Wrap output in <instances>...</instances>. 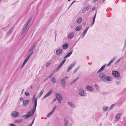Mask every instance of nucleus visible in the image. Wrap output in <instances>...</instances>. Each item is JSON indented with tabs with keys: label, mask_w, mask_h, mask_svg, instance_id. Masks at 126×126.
Wrapping results in <instances>:
<instances>
[{
	"label": "nucleus",
	"mask_w": 126,
	"mask_h": 126,
	"mask_svg": "<svg viewBox=\"0 0 126 126\" xmlns=\"http://www.w3.org/2000/svg\"><path fill=\"white\" fill-rule=\"evenodd\" d=\"M35 96V95H34L32 98V102L34 103L33 108L27 112V115H23L22 116V117L24 119H27L30 117L35 111L37 100V97H36Z\"/></svg>",
	"instance_id": "nucleus-1"
},
{
	"label": "nucleus",
	"mask_w": 126,
	"mask_h": 126,
	"mask_svg": "<svg viewBox=\"0 0 126 126\" xmlns=\"http://www.w3.org/2000/svg\"><path fill=\"white\" fill-rule=\"evenodd\" d=\"M31 20V19L30 18L27 21L24 27L22 30V32L21 33L22 35H23L26 30L28 27L29 26V25L30 24V21Z\"/></svg>",
	"instance_id": "nucleus-2"
},
{
	"label": "nucleus",
	"mask_w": 126,
	"mask_h": 126,
	"mask_svg": "<svg viewBox=\"0 0 126 126\" xmlns=\"http://www.w3.org/2000/svg\"><path fill=\"white\" fill-rule=\"evenodd\" d=\"M78 93L80 96H86V94L85 93L84 91L82 89H80L79 90Z\"/></svg>",
	"instance_id": "nucleus-3"
},
{
	"label": "nucleus",
	"mask_w": 126,
	"mask_h": 126,
	"mask_svg": "<svg viewBox=\"0 0 126 126\" xmlns=\"http://www.w3.org/2000/svg\"><path fill=\"white\" fill-rule=\"evenodd\" d=\"M106 76L105 73L103 72H102L99 74V77L100 79L102 81H103Z\"/></svg>",
	"instance_id": "nucleus-4"
},
{
	"label": "nucleus",
	"mask_w": 126,
	"mask_h": 126,
	"mask_svg": "<svg viewBox=\"0 0 126 126\" xmlns=\"http://www.w3.org/2000/svg\"><path fill=\"white\" fill-rule=\"evenodd\" d=\"M76 61L70 64L67 70V72H68L74 66L76 63Z\"/></svg>",
	"instance_id": "nucleus-5"
},
{
	"label": "nucleus",
	"mask_w": 126,
	"mask_h": 126,
	"mask_svg": "<svg viewBox=\"0 0 126 126\" xmlns=\"http://www.w3.org/2000/svg\"><path fill=\"white\" fill-rule=\"evenodd\" d=\"M103 81L106 82L108 81H111L113 79L110 76L106 75Z\"/></svg>",
	"instance_id": "nucleus-6"
},
{
	"label": "nucleus",
	"mask_w": 126,
	"mask_h": 126,
	"mask_svg": "<svg viewBox=\"0 0 126 126\" xmlns=\"http://www.w3.org/2000/svg\"><path fill=\"white\" fill-rule=\"evenodd\" d=\"M30 102V100L29 99L24 100L23 101V106L26 107L28 106Z\"/></svg>",
	"instance_id": "nucleus-7"
},
{
	"label": "nucleus",
	"mask_w": 126,
	"mask_h": 126,
	"mask_svg": "<svg viewBox=\"0 0 126 126\" xmlns=\"http://www.w3.org/2000/svg\"><path fill=\"white\" fill-rule=\"evenodd\" d=\"M19 115V112L17 111H14L11 113V115L14 117L16 118Z\"/></svg>",
	"instance_id": "nucleus-8"
},
{
	"label": "nucleus",
	"mask_w": 126,
	"mask_h": 126,
	"mask_svg": "<svg viewBox=\"0 0 126 126\" xmlns=\"http://www.w3.org/2000/svg\"><path fill=\"white\" fill-rule=\"evenodd\" d=\"M112 74L114 77H117L120 76V73L116 71H113L112 72Z\"/></svg>",
	"instance_id": "nucleus-9"
},
{
	"label": "nucleus",
	"mask_w": 126,
	"mask_h": 126,
	"mask_svg": "<svg viewBox=\"0 0 126 126\" xmlns=\"http://www.w3.org/2000/svg\"><path fill=\"white\" fill-rule=\"evenodd\" d=\"M63 52V50L62 49L59 48L56 51V54L57 55H61Z\"/></svg>",
	"instance_id": "nucleus-10"
},
{
	"label": "nucleus",
	"mask_w": 126,
	"mask_h": 126,
	"mask_svg": "<svg viewBox=\"0 0 126 126\" xmlns=\"http://www.w3.org/2000/svg\"><path fill=\"white\" fill-rule=\"evenodd\" d=\"M90 6L89 5H87L86 7H84L82 10V13H84L88 9L90 8Z\"/></svg>",
	"instance_id": "nucleus-11"
},
{
	"label": "nucleus",
	"mask_w": 126,
	"mask_h": 126,
	"mask_svg": "<svg viewBox=\"0 0 126 126\" xmlns=\"http://www.w3.org/2000/svg\"><path fill=\"white\" fill-rule=\"evenodd\" d=\"M56 98L57 100L61 99V98L62 99L63 97L61 95L57 93H55Z\"/></svg>",
	"instance_id": "nucleus-12"
},
{
	"label": "nucleus",
	"mask_w": 126,
	"mask_h": 126,
	"mask_svg": "<svg viewBox=\"0 0 126 126\" xmlns=\"http://www.w3.org/2000/svg\"><path fill=\"white\" fill-rule=\"evenodd\" d=\"M86 89L90 91H92L94 90V88L91 86L87 85L86 86Z\"/></svg>",
	"instance_id": "nucleus-13"
},
{
	"label": "nucleus",
	"mask_w": 126,
	"mask_h": 126,
	"mask_svg": "<svg viewBox=\"0 0 126 126\" xmlns=\"http://www.w3.org/2000/svg\"><path fill=\"white\" fill-rule=\"evenodd\" d=\"M68 45L69 44L68 43H65L63 45L62 47L63 49H66L67 48Z\"/></svg>",
	"instance_id": "nucleus-14"
},
{
	"label": "nucleus",
	"mask_w": 126,
	"mask_h": 126,
	"mask_svg": "<svg viewBox=\"0 0 126 126\" xmlns=\"http://www.w3.org/2000/svg\"><path fill=\"white\" fill-rule=\"evenodd\" d=\"M73 49L72 48H71L70 50V51L68 53L66 56V57H69L72 54L73 52Z\"/></svg>",
	"instance_id": "nucleus-15"
},
{
	"label": "nucleus",
	"mask_w": 126,
	"mask_h": 126,
	"mask_svg": "<svg viewBox=\"0 0 126 126\" xmlns=\"http://www.w3.org/2000/svg\"><path fill=\"white\" fill-rule=\"evenodd\" d=\"M63 65L61 63H60L59 66L54 70V72H56L58 71L60 69L61 67Z\"/></svg>",
	"instance_id": "nucleus-16"
},
{
	"label": "nucleus",
	"mask_w": 126,
	"mask_h": 126,
	"mask_svg": "<svg viewBox=\"0 0 126 126\" xmlns=\"http://www.w3.org/2000/svg\"><path fill=\"white\" fill-rule=\"evenodd\" d=\"M52 91H51V90L50 91H49L46 94V95L43 98L44 99L47 97L48 96L50 95L52 93Z\"/></svg>",
	"instance_id": "nucleus-17"
},
{
	"label": "nucleus",
	"mask_w": 126,
	"mask_h": 126,
	"mask_svg": "<svg viewBox=\"0 0 126 126\" xmlns=\"http://www.w3.org/2000/svg\"><path fill=\"white\" fill-rule=\"evenodd\" d=\"M121 115V114L120 113H119L116 115L115 118L116 121H117L119 119Z\"/></svg>",
	"instance_id": "nucleus-18"
},
{
	"label": "nucleus",
	"mask_w": 126,
	"mask_h": 126,
	"mask_svg": "<svg viewBox=\"0 0 126 126\" xmlns=\"http://www.w3.org/2000/svg\"><path fill=\"white\" fill-rule=\"evenodd\" d=\"M106 64H105L97 72V73H98L100 72L101 71H102L104 69L105 66H106Z\"/></svg>",
	"instance_id": "nucleus-19"
},
{
	"label": "nucleus",
	"mask_w": 126,
	"mask_h": 126,
	"mask_svg": "<svg viewBox=\"0 0 126 126\" xmlns=\"http://www.w3.org/2000/svg\"><path fill=\"white\" fill-rule=\"evenodd\" d=\"M23 120L22 119H20L15 120V122L16 123H19L22 122Z\"/></svg>",
	"instance_id": "nucleus-20"
},
{
	"label": "nucleus",
	"mask_w": 126,
	"mask_h": 126,
	"mask_svg": "<svg viewBox=\"0 0 126 126\" xmlns=\"http://www.w3.org/2000/svg\"><path fill=\"white\" fill-rule=\"evenodd\" d=\"M74 35V33L73 32L71 33L69 35L68 38L69 39L71 38H73Z\"/></svg>",
	"instance_id": "nucleus-21"
},
{
	"label": "nucleus",
	"mask_w": 126,
	"mask_h": 126,
	"mask_svg": "<svg viewBox=\"0 0 126 126\" xmlns=\"http://www.w3.org/2000/svg\"><path fill=\"white\" fill-rule=\"evenodd\" d=\"M14 28L13 27H12L10 30L7 32V34L8 35H9L11 34Z\"/></svg>",
	"instance_id": "nucleus-22"
},
{
	"label": "nucleus",
	"mask_w": 126,
	"mask_h": 126,
	"mask_svg": "<svg viewBox=\"0 0 126 126\" xmlns=\"http://www.w3.org/2000/svg\"><path fill=\"white\" fill-rule=\"evenodd\" d=\"M115 57L113 58L108 63L107 65V66H108L110 65L111 64V63L113 62L114 60L115 59Z\"/></svg>",
	"instance_id": "nucleus-23"
},
{
	"label": "nucleus",
	"mask_w": 126,
	"mask_h": 126,
	"mask_svg": "<svg viewBox=\"0 0 126 126\" xmlns=\"http://www.w3.org/2000/svg\"><path fill=\"white\" fill-rule=\"evenodd\" d=\"M82 26L81 25L77 26L75 29V30L77 31H79L82 28Z\"/></svg>",
	"instance_id": "nucleus-24"
},
{
	"label": "nucleus",
	"mask_w": 126,
	"mask_h": 126,
	"mask_svg": "<svg viewBox=\"0 0 126 126\" xmlns=\"http://www.w3.org/2000/svg\"><path fill=\"white\" fill-rule=\"evenodd\" d=\"M68 105L71 107L74 108L75 106L74 104L71 102H69L68 103Z\"/></svg>",
	"instance_id": "nucleus-25"
},
{
	"label": "nucleus",
	"mask_w": 126,
	"mask_h": 126,
	"mask_svg": "<svg viewBox=\"0 0 126 126\" xmlns=\"http://www.w3.org/2000/svg\"><path fill=\"white\" fill-rule=\"evenodd\" d=\"M64 126L67 125L68 124V121L67 119L66 118L64 119Z\"/></svg>",
	"instance_id": "nucleus-26"
},
{
	"label": "nucleus",
	"mask_w": 126,
	"mask_h": 126,
	"mask_svg": "<svg viewBox=\"0 0 126 126\" xmlns=\"http://www.w3.org/2000/svg\"><path fill=\"white\" fill-rule=\"evenodd\" d=\"M67 58V57H65V56L63 60L60 63H61V64H62L63 65V64H64V63L66 61V58Z\"/></svg>",
	"instance_id": "nucleus-27"
},
{
	"label": "nucleus",
	"mask_w": 126,
	"mask_h": 126,
	"mask_svg": "<svg viewBox=\"0 0 126 126\" xmlns=\"http://www.w3.org/2000/svg\"><path fill=\"white\" fill-rule=\"evenodd\" d=\"M82 20V19L80 17L79 18L77 21V23H78L79 24L81 22Z\"/></svg>",
	"instance_id": "nucleus-28"
},
{
	"label": "nucleus",
	"mask_w": 126,
	"mask_h": 126,
	"mask_svg": "<svg viewBox=\"0 0 126 126\" xmlns=\"http://www.w3.org/2000/svg\"><path fill=\"white\" fill-rule=\"evenodd\" d=\"M51 80L52 82L55 83L56 82V80L54 77H53L51 79Z\"/></svg>",
	"instance_id": "nucleus-29"
},
{
	"label": "nucleus",
	"mask_w": 126,
	"mask_h": 126,
	"mask_svg": "<svg viewBox=\"0 0 126 126\" xmlns=\"http://www.w3.org/2000/svg\"><path fill=\"white\" fill-rule=\"evenodd\" d=\"M33 53V51H32L29 54V55L27 57L28 58H29L32 55Z\"/></svg>",
	"instance_id": "nucleus-30"
},
{
	"label": "nucleus",
	"mask_w": 126,
	"mask_h": 126,
	"mask_svg": "<svg viewBox=\"0 0 126 126\" xmlns=\"http://www.w3.org/2000/svg\"><path fill=\"white\" fill-rule=\"evenodd\" d=\"M53 113L52 111H51L50 113H49L47 115V117H49L50 116H51Z\"/></svg>",
	"instance_id": "nucleus-31"
},
{
	"label": "nucleus",
	"mask_w": 126,
	"mask_h": 126,
	"mask_svg": "<svg viewBox=\"0 0 126 126\" xmlns=\"http://www.w3.org/2000/svg\"><path fill=\"white\" fill-rule=\"evenodd\" d=\"M115 104H114L111 105L110 107V108L109 109V110H110L112 109L115 105Z\"/></svg>",
	"instance_id": "nucleus-32"
},
{
	"label": "nucleus",
	"mask_w": 126,
	"mask_h": 126,
	"mask_svg": "<svg viewBox=\"0 0 126 126\" xmlns=\"http://www.w3.org/2000/svg\"><path fill=\"white\" fill-rule=\"evenodd\" d=\"M108 108V107H104L103 108V110L104 111H107Z\"/></svg>",
	"instance_id": "nucleus-33"
},
{
	"label": "nucleus",
	"mask_w": 126,
	"mask_h": 126,
	"mask_svg": "<svg viewBox=\"0 0 126 126\" xmlns=\"http://www.w3.org/2000/svg\"><path fill=\"white\" fill-rule=\"evenodd\" d=\"M79 66L76 68L75 70L73 71V73H76V72L79 69Z\"/></svg>",
	"instance_id": "nucleus-34"
},
{
	"label": "nucleus",
	"mask_w": 126,
	"mask_h": 126,
	"mask_svg": "<svg viewBox=\"0 0 126 126\" xmlns=\"http://www.w3.org/2000/svg\"><path fill=\"white\" fill-rule=\"evenodd\" d=\"M61 84H63L65 83V82L64 81V79H62L61 80Z\"/></svg>",
	"instance_id": "nucleus-35"
},
{
	"label": "nucleus",
	"mask_w": 126,
	"mask_h": 126,
	"mask_svg": "<svg viewBox=\"0 0 126 126\" xmlns=\"http://www.w3.org/2000/svg\"><path fill=\"white\" fill-rule=\"evenodd\" d=\"M86 32H83L82 33V34L81 35L82 36V38H83V37H84V36H85V35L86 34Z\"/></svg>",
	"instance_id": "nucleus-36"
},
{
	"label": "nucleus",
	"mask_w": 126,
	"mask_h": 126,
	"mask_svg": "<svg viewBox=\"0 0 126 126\" xmlns=\"http://www.w3.org/2000/svg\"><path fill=\"white\" fill-rule=\"evenodd\" d=\"M29 59V58L27 57L25 59L24 62L26 63L28 62Z\"/></svg>",
	"instance_id": "nucleus-37"
},
{
	"label": "nucleus",
	"mask_w": 126,
	"mask_h": 126,
	"mask_svg": "<svg viewBox=\"0 0 126 126\" xmlns=\"http://www.w3.org/2000/svg\"><path fill=\"white\" fill-rule=\"evenodd\" d=\"M56 108H57V106L56 105L53 108L52 111H52V112H54L55 111V110L56 109Z\"/></svg>",
	"instance_id": "nucleus-38"
},
{
	"label": "nucleus",
	"mask_w": 126,
	"mask_h": 126,
	"mask_svg": "<svg viewBox=\"0 0 126 126\" xmlns=\"http://www.w3.org/2000/svg\"><path fill=\"white\" fill-rule=\"evenodd\" d=\"M43 93V91H41L40 92V94H39V97L40 98L41 96L42 95Z\"/></svg>",
	"instance_id": "nucleus-39"
},
{
	"label": "nucleus",
	"mask_w": 126,
	"mask_h": 126,
	"mask_svg": "<svg viewBox=\"0 0 126 126\" xmlns=\"http://www.w3.org/2000/svg\"><path fill=\"white\" fill-rule=\"evenodd\" d=\"M50 63L49 62L47 63L46 64V66L47 67H48L50 65Z\"/></svg>",
	"instance_id": "nucleus-40"
},
{
	"label": "nucleus",
	"mask_w": 126,
	"mask_h": 126,
	"mask_svg": "<svg viewBox=\"0 0 126 126\" xmlns=\"http://www.w3.org/2000/svg\"><path fill=\"white\" fill-rule=\"evenodd\" d=\"M34 49V48H33L31 47L29 50V52H31L32 51L33 49Z\"/></svg>",
	"instance_id": "nucleus-41"
},
{
	"label": "nucleus",
	"mask_w": 126,
	"mask_h": 126,
	"mask_svg": "<svg viewBox=\"0 0 126 126\" xmlns=\"http://www.w3.org/2000/svg\"><path fill=\"white\" fill-rule=\"evenodd\" d=\"M89 26L87 27L86 28V29H85V30H84V32L86 33V32H87V30H88V29H89Z\"/></svg>",
	"instance_id": "nucleus-42"
},
{
	"label": "nucleus",
	"mask_w": 126,
	"mask_h": 126,
	"mask_svg": "<svg viewBox=\"0 0 126 126\" xmlns=\"http://www.w3.org/2000/svg\"><path fill=\"white\" fill-rule=\"evenodd\" d=\"M62 85V87L64 88L65 87V83H64L63 84H61Z\"/></svg>",
	"instance_id": "nucleus-43"
},
{
	"label": "nucleus",
	"mask_w": 126,
	"mask_h": 126,
	"mask_svg": "<svg viewBox=\"0 0 126 126\" xmlns=\"http://www.w3.org/2000/svg\"><path fill=\"white\" fill-rule=\"evenodd\" d=\"M79 78L78 77L76 79H75L74 80L72 81V83H74Z\"/></svg>",
	"instance_id": "nucleus-44"
},
{
	"label": "nucleus",
	"mask_w": 126,
	"mask_h": 126,
	"mask_svg": "<svg viewBox=\"0 0 126 126\" xmlns=\"http://www.w3.org/2000/svg\"><path fill=\"white\" fill-rule=\"evenodd\" d=\"M36 44H37V43H36L35 42L33 44V45L32 46V47L34 48L35 47V46Z\"/></svg>",
	"instance_id": "nucleus-45"
},
{
	"label": "nucleus",
	"mask_w": 126,
	"mask_h": 126,
	"mask_svg": "<svg viewBox=\"0 0 126 126\" xmlns=\"http://www.w3.org/2000/svg\"><path fill=\"white\" fill-rule=\"evenodd\" d=\"M96 14V13L95 14V15L94 16V17H93V21H95V19Z\"/></svg>",
	"instance_id": "nucleus-46"
},
{
	"label": "nucleus",
	"mask_w": 126,
	"mask_h": 126,
	"mask_svg": "<svg viewBox=\"0 0 126 126\" xmlns=\"http://www.w3.org/2000/svg\"><path fill=\"white\" fill-rule=\"evenodd\" d=\"M25 63H25L24 62H23V63L22 65V66L21 67V68H23V67L24 66L25 64Z\"/></svg>",
	"instance_id": "nucleus-47"
},
{
	"label": "nucleus",
	"mask_w": 126,
	"mask_h": 126,
	"mask_svg": "<svg viewBox=\"0 0 126 126\" xmlns=\"http://www.w3.org/2000/svg\"><path fill=\"white\" fill-rule=\"evenodd\" d=\"M25 95L26 96H28L29 95V93L27 92H26L25 93Z\"/></svg>",
	"instance_id": "nucleus-48"
},
{
	"label": "nucleus",
	"mask_w": 126,
	"mask_h": 126,
	"mask_svg": "<svg viewBox=\"0 0 126 126\" xmlns=\"http://www.w3.org/2000/svg\"><path fill=\"white\" fill-rule=\"evenodd\" d=\"M62 99L61 98V99H59L58 100V102H59L61 104V101L62 100Z\"/></svg>",
	"instance_id": "nucleus-49"
},
{
	"label": "nucleus",
	"mask_w": 126,
	"mask_h": 126,
	"mask_svg": "<svg viewBox=\"0 0 126 126\" xmlns=\"http://www.w3.org/2000/svg\"><path fill=\"white\" fill-rule=\"evenodd\" d=\"M10 126H16L15 124H10Z\"/></svg>",
	"instance_id": "nucleus-50"
},
{
	"label": "nucleus",
	"mask_w": 126,
	"mask_h": 126,
	"mask_svg": "<svg viewBox=\"0 0 126 126\" xmlns=\"http://www.w3.org/2000/svg\"><path fill=\"white\" fill-rule=\"evenodd\" d=\"M121 60V59H119V60H118L115 63H117L119 62Z\"/></svg>",
	"instance_id": "nucleus-51"
},
{
	"label": "nucleus",
	"mask_w": 126,
	"mask_h": 126,
	"mask_svg": "<svg viewBox=\"0 0 126 126\" xmlns=\"http://www.w3.org/2000/svg\"><path fill=\"white\" fill-rule=\"evenodd\" d=\"M94 22H95L94 21H93L92 22V25H91V27H92L93 25L94 24Z\"/></svg>",
	"instance_id": "nucleus-52"
},
{
	"label": "nucleus",
	"mask_w": 126,
	"mask_h": 126,
	"mask_svg": "<svg viewBox=\"0 0 126 126\" xmlns=\"http://www.w3.org/2000/svg\"><path fill=\"white\" fill-rule=\"evenodd\" d=\"M23 97H21L20 98V101H22L23 100Z\"/></svg>",
	"instance_id": "nucleus-53"
},
{
	"label": "nucleus",
	"mask_w": 126,
	"mask_h": 126,
	"mask_svg": "<svg viewBox=\"0 0 126 126\" xmlns=\"http://www.w3.org/2000/svg\"><path fill=\"white\" fill-rule=\"evenodd\" d=\"M75 2V1H73V2L72 3H71V5H70V6L69 7V8L71 6V5L72 4H73V3H74Z\"/></svg>",
	"instance_id": "nucleus-54"
},
{
	"label": "nucleus",
	"mask_w": 126,
	"mask_h": 126,
	"mask_svg": "<svg viewBox=\"0 0 126 126\" xmlns=\"http://www.w3.org/2000/svg\"><path fill=\"white\" fill-rule=\"evenodd\" d=\"M95 9V8L94 7H93L92 9V10L93 11Z\"/></svg>",
	"instance_id": "nucleus-55"
},
{
	"label": "nucleus",
	"mask_w": 126,
	"mask_h": 126,
	"mask_svg": "<svg viewBox=\"0 0 126 126\" xmlns=\"http://www.w3.org/2000/svg\"><path fill=\"white\" fill-rule=\"evenodd\" d=\"M94 85H95V87H97V88H98V85L97 84H95Z\"/></svg>",
	"instance_id": "nucleus-56"
},
{
	"label": "nucleus",
	"mask_w": 126,
	"mask_h": 126,
	"mask_svg": "<svg viewBox=\"0 0 126 126\" xmlns=\"http://www.w3.org/2000/svg\"><path fill=\"white\" fill-rule=\"evenodd\" d=\"M35 118H34L33 119V120H32V123H33L34 122V120H35Z\"/></svg>",
	"instance_id": "nucleus-57"
},
{
	"label": "nucleus",
	"mask_w": 126,
	"mask_h": 126,
	"mask_svg": "<svg viewBox=\"0 0 126 126\" xmlns=\"http://www.w3.org/2000/svg\"><path fill=\"white\" fill-rule=\"evenodd\" d=\"M68 78V77L67 76L65 77L64 78V80H65L66 79H67V78Z\"/></svg>",
	"instance_id": "nucleus-58"
},
{
	"label": "nucleus",
	"mask_w": 126,
	"mask_h": 126,
	"mask_svg": "<svg viewBox=\"0 0 126 126\" xmlns=\"http://www.w3.org/2000/svg\"><path fill=\"white\" fill-rule=\"evenodd\" d=\"M120 82H117V85H118L120 84Z\"/></svg>",
	"instance_id": "nucleus-59"
},
{
	"label": "nucleus",
	"mask_w": 126,
	"mask_h": 126,
	"mask_svg": "<svg viewBox=\"0 0 126 126\" xmlns=\"http://www.w3.org/2000/svg\"><path fill=\"white\" fill-rule=\"evenodd\" d=\"M30 88L31 89H32L33 88V86L32 85H31L30 86Z\"/></svg>",
	"instance_id": "nucleus-60"
},
{
	"label": "nucleus",
	"mask_w": 126,
	"mask_h": 126,
	"mask_svg": "<svg viewBox=\"0 0 126 126\" xmlns=\"http://www.w3.org/2000/svg\"><path fill=\"white\" fill-rule=\"evenodd\" d=\"M33 123H31L30 124V125L32 126V125H33Z\"/></svg>",
	"instance_id": "nucleus-61"
},
{
	"label": "nucleus",
	"mask_w": 126,
	"mask_h": 126,
	"mask_svg": "<svg viewBox=\"0 0 126 126\" xmlns=\"http://www.w3.org/2000/svg\"><path fill=\"white\" fill-rule=\"evenodd\" d=\"M56 100V99H54L53 100V101L54 102Z\"/></svg>",
	"instance_id": "nucleus-62"
},
{
	"label": "nucleus",
	"mask_w": 126,
	"mask_h": 126,
	"mask_svg": "<svg viewBox=\"0 0 126 126\" xmlns=\"http://www.w3.org/2000/svg\"><path fill=\"white\" fill-rule=\"evenodd\" d=\"M126 126V124H125L124 125V126Z\"/></svg>",
	"instance_id": "nucleus-63"
},
{
	"label": "nucleus",
	"mask_w": 126,
	"mask_h": 126,
	"mask_svg": "<svg viewBox=\"0 0 126 126\" xmlns=\"http://www.w3.org/2000/svg\"><path fill=\"white\" fill-rule=\"evenodd\" d=\"M51 75H50L49 77L50 78L51 77Z\"/></svg>",
	"instance_id": "nucleus-64"
}]
</instances>
